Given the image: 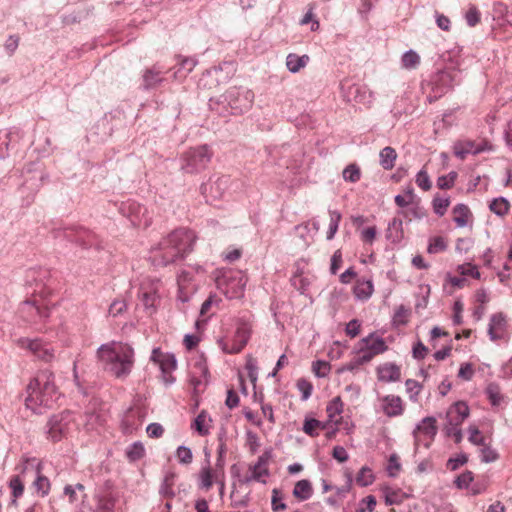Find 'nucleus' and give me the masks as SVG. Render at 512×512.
Returning <instances> with one entry per match:
<instances>
[{
	"label": "nucleus",
	"instance_id": "f257e3e1",
	"mask_svg": "<svg viewBox=\"0 0 512 512\" xmlns=\"http://www.w3.org/2000/svg\"><path fill=\"white\" fill-rule=\"evenodd\" d=\"M196 236L192 230L176 229L163 238L152 250V263L155 266H168L182 260L193 250Z\"/></svg>",
	"mask_w": 512,
	"mask_h": 512
},
{
	"label": "nucleus",
	"instance_id": "f03ea898",
	"mask_svg": "<svg viewBox=\"0 0 512 512\" xmlns=\"http://www.w3.org/2000/svg\"><path fill=\"white\" fill-rule=\"evenodd\" d=\"M59 393L54 383V374L49 370L40 371L27 386L25 406L35 414H43L53 408Z\"/></svg>",
	"mask_w": 512,
	"mask_h": 512
},
{
	"label": "nucleus",
	"instance_id": "7ed1b4c3",
	"mask_svg": "<svg viewBox=\"0 0 512 512\" xmlns=\"http://www.w3.org/2000/svg\"><path fill=\"white\" fill-rule=\"evenodd\" d=\"M97 357L104 369L116 378L127 377L134 365L133 348L121 342L101 345L97 350Z\"/></svg>",
	"mask_w": 512,
	"mask_h": 512
},
{
	"label": "nucleus",
	"instance_id": "20e7f679",
	"mask_svg": "<svg viewBox=\"0 0 512 512\" xmlns=\"http://www.w3.org/2000/svg\"><path fill=\"white\" fill-rule=\"evenodd\" d=\"M254 92L246 87H230L222 96L221 102L226 103L233 115L248 112L254 103Z\"/></svg>",
	"mask_w": 512,
	"mask_h": 512
},
{
	"label": "nucleus",
	"instance_id": "39448f33",
	"mask_svg": "<svg viewBox=\"0 0 512 512\" xmlns=\"http://www.w3.org/2000/svg\"><path fill=\"white\" fill-rule=\"evenodd\" d=\"M211 158L212 151L207 145L191 148L181 158V169L187 174L198 173L207 167Z\"/></svg>",
	"mask_w": 512,
	"mask_h": 512
},
{
	"label": "nucleus",
	"instance_id": "423d86ee",
	"mask_svg": "<svg viewBox=\"0 0 512 512\" xmlns=\"http://www.w3.org/2000/svg\"><path fill=\"white\" fill-rule=\"evenodd\" d=\"M20 473L23 478H26L28 474L34 476L33 485L37 492H40L42 496L48 494L50 481L41 474V463L36 458H25L20 468Z\"/></svg>",
	"mask_w": 512,
	"mask_h": 512
},
{
	"label": "nucleus",
	"instance_id": "0eeeda50",
	"mask_svg": "<svg viewBox=\"0 0 512 512\" xmlns=\"http://www.w3.org/2000/svg\"><path fill=\"white\" fill-rule=\"evenodd\" d=\"M436 434V419L431 416L423 418L413 430L415 448L418 449L421 445L429 448Z\"/></svg>",
	"mask_w": 512,
	"mask_h": 512
},
{
	"label": "nucleus",
	"instance_id": "6e6552de",
	"mask_svg": "<svg viewBox=\"0 0 512 512\" xmlns=\"http://www.w3.org/2000/svg\"><path fill=\"white\" fill-rule=\"evenodd\" d=\"M55 237H63L70 242H75L84 248L92 247L95 244L94 234L84 228L65 227L55 230Z\"/></svg>",
	"mask_w": 512,
	"mask_h": 512
},
{
	"label": "nucleus",
	"instance_id": "1a4fd4ad",
	"mask_svg": "<svg viewBox=\"0 0 512 512\" xmlns=\"http://www.w3.org/2000/svg\"><path fill=\"white\" fill-rule=\"evenodd\" d=\"M70 422L71 413L69 411L53 415L47 423L49 438L55 442L60 441L66 435Z\"/></svg>",
	"mask_w": 512,
	"mask_h": 512
},
{
	"label": "nucleus",
	"instance_id": "9d476101",
	"mask_svg": "<svg viewBox=\"0 0 512 512\" xmlns=\"http://www.w3.org/2000/svg\"><path fill=\"white\" fill-rule=\"evenodd\" d=\"M17 343L20 347L29 349L45 362H50L54 358V349L48 344H44L40 339L19 338Z\"/></svg>",
	"mask_w": 512,
	"mask_h": 512
},
{
	"label": "nucleus",
	"instance_id": "9b49d317",
	"mask_svg": "<svg viewBox=\"0 0 512 512\" xmlns=\"http://www.w3.org/2000/svg\"><path fill=\"white\" fill-rule=\"evenodd\" d=\"M230 184V177L222 175L217 177L216 180L209 183H204L200 187L201 194L206 198L207 201L216 200L223 196Z\"/></svg>",
	"mask_w": 512,
	"mask_h": 512
},
{
	"label": "nucleus",
	"instance_id": "f8f14e48",
	"mask_svg": "<svg viewBox=\"0 0 512 512\" xmlns=\"http://www.w3.org/2000/svg\"><path fill=\"white\" fill-rule=\"evenodd\" d=\"M250 337L249 330L244 327H238L234 336L228 340H221L220 345L222 350L228 354L239 353L247 344Z\"/></svg>",
	"mask_w": 512,
	"mask_h": 512
},
{
	"label": "nucleus",
	"instance_id": "ddd939ff",
	"mask_svg": "<svg viewBox=\"0 0 512 512\" xmlns=\"http://www.w3.org/2000/svg\"><path fill=\"white\" fill-rule=\"evenodd\" d=\"M160 281H153L149 287L142 285L140 288V298L145 310L152 314L156 311L157 303L159 302L158 288Z\"/></svg>",
	"mask_w": 512,
	"mask_h": 512
},
{
	"label": "nucleus",
	"instance_id": "4468645a",
	"mask_svg": "<svg viewBox=\"0 0 512 512\" xmlns=\"http://www.w3.org/2000/svg\"><path fill=\"white\" fill-rule=\"evenodd\" d=\"M469 407L463 401L454 403L447 411V424L460 426L464 420L469 416Z\"/></svg>",
	"mask_w": 512,
	"mask_h": 512
},
{
	"label": "nucleus",
	"instance_id": "2eb2a0df",
	"mask_svg": "<svg viewBox=\"0 0 512 512\" xmlns=\"http://www.w3.org/2000/svg\"><path fill=\"white\" fill-rule=\"evenodd\" d=\"M506 329V317L503 313L493 314L490 318L488 326V335L492 341L499 340L503 337Z\"/></svg>",
	"mask_w": 512,
	"mask_h": 512
},
{
	"label": "nucleus",
	"instance_id": "dca6fc26",
	"mask_svg": "<svg viewBox=\"0 0 512 512\" xmlns=\"http://www.w3.org/2000/svg\"><path fill=\"white\" fill-rule=\"evenodd\" d=\"M383 412L388 417H396L403 414L402 399L399 396L387 395L383 397Z\"/></svg>",
	"mask_w": 512,
	"mask_h": 512
},
{
	"label": "nucleus",
	"instance_id": "f3484780",
	"mask_svg": "<svg viewBox=\"0 0 512 512\" xmlns=\"http://www.w3.org/2000/svg\"><path fill=\"white\" fill-rule=\"evenodd\" d=\"M19 135L13 131H0V159H5L9 156V151L13 150Z\"/></svg>",
	"mask_w": 512,
	"mask_h": 512
},
{
	"label": "nucleus",
	"instance_id": "a211bd4d",
	"mask_svg": "<svg viewBox=\"0 0 512 512\" xmlns=\"http://www.w3.org/2000/svg\"><path fill=\"white\" fill-rule=\"evenodd\" d=\"M378 379L384 382H395L400 379V368L394 363H386L377 369Z\"/></svg>",
	"mask_w": 512,
	"mask_h": 512
},
{
	"label": "nucleus",
	"instance_id": "6ab92c4d",
	"mask_svg": "<svg viewBox=\"0 0 512 512\" xmlns=\"http://www.w3.org/2000/svg\"><path fill=\"white\" fill-rule=\"evenodd\" d=\"M361 344L368 350L372 351V354L375 355L381 354L388 349L384 339L381 337H374L373 333L364 337L361 340Z\"/></svg>",
	"mask_w": 512,
	"mask_h": 512
},
{
	"label": "nucleus",
	"instance_id": "aec40b11",
	"mask_svg": "<svg viewBox=\"0 0 512 512\" xmlns=\"http://www.w3.org/2000/svg\"><path fill=\"white\" fill-rule=\"evenodd\" d=\"M164 80L162 71L156 67L146 69L143 74V88L148 90L156 87Z\"/></svg>",
	"mask_w": 512,
	"mask_h": 512
},
{
	"label": "nucleus",
	"instance_id": "412c9836",
	"mask_svg": "<svg viewBox=\"0 0 512 512\" xmlns=\"http://www.w3.org/2000/svg\"><path fill=\"white\" fill-rule=\"evenodd\" d=\"M197 65V60L192 57H183L181 58L178 68L174 71V78L176 80H182L187 77V75L195 68Z\"/></svg>",
	"mask_w": 512,
	"mask_h": 512
},
{
	"label": "nucleus",
	"instance_id": "4be33fe9",
	"mask_svg": "<svg viewBox=\"0 0 512 512\" xmlns=\"http://www.w3.org/2000/svg\"><path fill=\"white\" fill-rule=\"evenodd\" d=\"M176 474L172 471L166 472L164 475L163 481L159 488V494L168 499H173L175 497V492L173 490L174 482H175Z\"/></svg>",
	"mask_w": 512,
	"mask_h": 512
},
{
	"label": "nucleus",
	"instance_id": "5701e85b",
	"mask_svg": "<svg viewBox=\"0 0 512 512\" xmlns=\"http://www.w3.org/2000/svg\"><path fill=\"white\" fill-rule=\"evenodd\" d=\"M308 55L298 56L297 54L290 53L286 57V66L291 73H297L304 68L309 62Z\"/></svg>",
	"mask_w": 512,
	"mask_h": 512
},
{
	"label": "nucleus",
	"instance_id": "b1692460",
	"mask_svg": "<svg viewBox=\"0 0 512 512\" xmlns=\"http://www.w3.org/2000/svg\"><path fill=\"white\" fill-rule=\"evenodd\" d=\"M313 493L312 485L309 480H299L293 489V495L300 501L308 500Z\"/></svg>",
	"mask_w": 512,
	"mask_h": 512
},
{
	"label": "nucleus",
	"instance_id": "393cba45",
	"mask_svg": "<svg viewBox=\"0 0 512 512\" xmlns=\"http://www.w3.org/2000/svg\"><path fill=\"white\" fill-rule=\"evenodd\" d=\"M402 219L395 217L393 220L388 224L387 234L386 237L388 240L392 241L393 243L400 242L403 238V230H402Z\"/></svg>",
	"mask_w": 512,
	"mask_h": 512
},
{
	"label": "nucleus",
	"instance_id": "a878e982",
	"mask_svg": "<svg viewBox=\"0 0 512 512\" xmlns=\"http://www.w3.org/2000/svg\"><path fill=\"white\" fill-rule=\"evenodd\" d=\"M199 480H200L199 487L206 491H208L212 487L213 483L215 482V469L213 470L210 467L209 460H207V465L202 467L201 472L199 474Z\"/></svg>",
	"mask_w": 512,
	"mask_h": 512
},
{
	"label": "nucleus",
	"instance_id": "bb28decb",
	"mask_svg": "<svg viewBox=\"0 0 512 512\" xmlns=\"http://www.w3.org/2000/svg\"><path fill=\"white\" fill-rule=\"evenodd\" d=\"M380 165L384 170H391L397 159V152L394 148L390 146L384 147L380 153Z\"/></svg>",
	"mask_w": 512,
	"mask_h": 512
},
{
	"label": "nucleus",
	"instance_id": "cd10ccee",
	"mask_svg": "<svg viewBox=\"0 0 512 512\" xmlns=\"http://www.w3.org/2000/svg\"><path fill=\"white\" fill-rule=\"evenodd\" d=\"M212 420L209 417L208 413L203 410L201 411L197 417L195 418L192 428L201 436H206L209 433V423H211Z\"/></svg>",
	"mask_w": 512,
	"mask_h": 512
},
{
	"label": "nucleus",
	"instance_id": "c85d7f7f",
	"mask_svg": "<svg viewBox=\"0 0 512 512\" xmlns=\"http://www.w3.org/2000/svg\"><path fill=\"white\" fill-rule=\"evenodd\" d=\"M21 311L23 313H29L31 315H38L40 319H44L49 317L50 310L49 308L42 307L38 305L36 302L25 301L22 303Z\"/></svg>",
	"mask_w": 512,
	"mask_h": 512
},
{
	"label": "nucleus",
	"instance_id": "c756f323",
	"mask_svg": "<svg viewBox=\"0 0 512 512\" xmlns=\"http://www.w3.org/2000/svg\"><path fill=\"white\" fill-rule=\"evenodd\" d=\"M484 150L485 148L480 146L479 144H475L472 141H467L464 144H459L455 146V155L460 159H464L467 154H478Z\"/></svg>",
	"mask_w": 512,
	"mask_h": 512
},
{
	"label": "nucleus",
	"instance_id": "7c9ffc66",
	"mask_svg": "<svg viewBox=\"0 0 512 512\" xmlns=\"http://www.w3.org/2000/svg\"><path fill=\"white\" fill-rule=\"evenodd\" d=\"M373 293V283L371 280H359L354 287V294L357 299L367 300Z\"/></svg>",
	"mask_w": 512,
	"mask_h": 512
},
{
	"label": "nucleus",
	"instance_id": "2f4dec72",
	"mask_svg": "<svg viewBox=\"0 0 512 512\" xmlns=\"http://www.w3.org/2000/svg\"><path fill=\"white\" fill-rule=\"evenodd\" d=\"M454 222L458 227H465L468 223V217L471 214L469 208L465 204H457L453 208Z\"/></svg>",
	"mask_w": 512,
	"mask_h": 512
},
{
	"label": "nucleus",
	"instance_id": "473e14b6",
	"mask_svg": "<svg viewBox=\"0 0 512 512\" xmlns=\"http://www.w3.org/2000/svg\"><path fill=\"white\" fill-rule=\"evenodd\" d=\"M489 209L497 216L504 217L509 212L510 203L504 197L495 198L489 204Z\"/></svg>",
	"mask_w": 512,
	"mask_h": 512
},
{
	"label": "nucleus",
	"instance_id": "72a5a7b5",
	"mask_svg": "<svg viewBox=\"0 0 512 512\" xmlns=\"http://www.w3.org/2000/svg\"><path fill=\"white\" fill-rule=\"evenodd\" d=\"M486 395L493 406H498L503 401V395L498 384L490 383L486 388Z\"/></svg>",
	"mask_w": 512,
	"mask_h": 512
},
{
	"label": "nucleus",
	"instance_id": "f704fd0d",
	"mask_svg": "<svg viewBox=\"0 0 512 512\" xmlns=\"http://www.w3.org/2000/svg\"><path fill=\"white\" fill-rule=\"evenodd\" d=\"M21 474L13 476L9 481V487L12 490V503L16 504L17 499L23 495L24 492V485L21 480Z\"/></svg>",
	"mask_w": 512,
	"mask_h": 512
},
{
	"label": "nucleus",
	"instance_id": "c9c22d12",
	"mask_svg": "<svg viewBox=\"0 0 512 512\" xmlns=\"http://www.w3.org/2000/svg\"><path fill=\"white\" fill-rule=\"evenodd\" d=\"M219 446H218V457L215 464V471H224L225 466V454H226V443L224 440V434H220L218 437Z\"/></svg>",
	"mask_w": 512,
	"mask_h": 512
},
{
	"label": "nucleus",
	"instance_id": "e433bc0d",
	"mask_svg": "<svg viewBox=\"0 0 512 512\" xmlns=\"http://www.w3.org/2000/svg\"><path fill=\"white\" fill-rule=\"evenodd\" d=\"M325 428V425L317 420V419H314V418H306L305 421H304V425H303V431L311 436V437H315V436H318V429H324Z\"/></svg>",
	"mask_w": 512,
	"mask_h": 512
},
{
	"label": "nucleus",
	"instance_id": "4c0bfd02",
	"mask_svg": "<svg viewBox=\"0 0 512 512\" xmlns=\"http://www.w3.org/2000/svg\"><path fill=\"white\" fill-rule=\"evenodd\" d=\"M160 369L164 375L169 374L176 369L177 361L173 354H164L159 363Z\"/></svg>",
	"mask_w": 512,
	"mask_h": 512
},
{
	"label": "nucleus",
	"instance_id": "58836bf2",
	"mask_svg": "<svg viewBox=\"0 0 512 512\" xmlns=\"http://www.w3.org/2000/svg\"><path fill=\"white\" fill-rule=\"evenodd\" d=\"M251 474L246 476L242 482L249 483L251 481H260L263 476L268 475V470L266 468L260 467V463H255L250 467Z\"/></svg>",
	"mask_w": 512,
	"mask_h": 512
},
{
	"label": "nucleus",
	"instance_id": "ea45409f",
	"mask_svg": "<svg viewBox=\"0 0 512 512\" xmlns=\"http://www.w3.org/2000/svg\"><path fill=\"white\" fill-rule=\"evenodd\" d=\"M330 223L327 231V240H332L338 230L341 221V214L338 211H330Z\"/></svg>",
	"mask_w": 512,
	"mask_h": 512
},
{
	"label": "nucleus",
	"instance_id": "a19ab883",
	"mask_svg": "<svg viewBox=\"0 0 512 512\" xmlns=\"http://www.w3.org/2000/svg\"><path fill=\"white\" fill-rule=\"evenodd\" d=\"M401 61L404 68L414 69L420 63V57L415 51L409 50L403 54Z\"/></svg>",
	"mask_w": 512,
	"mask_h": 512
},
{
	"label": "nucleus",
	"instance_id": "79ce46f5",
	"mask_svg": "<svg viewBox=\"0 0 512 512\" xmlns=\"http://www.w3.org/2000/svg\"><path fill=\"white\" fill-rule=\"evenodd\" d=\"M115 506V500L110 494H104L97 497V507L101 512H112Z\"/></svg>",
	"mask_w": 512,
	"mask_h": 512
},
{
	"label": "nucleus",
	"instance_id": "37998d69",
	"mask_svg": "<svg viewBox=\"0 0 512 512\" xmlns=\"http://www.w3.org/2000/svg\"><path fill=\"white\" fill-rule=\"evenodd\" d=\"M447 249V243L441 236L432 237L427 248L428 253L437 254Z\"/></svg>",
	"mask_w": 512,
	"mask_h": 512
},
{
	"label": "nucleus",
	"instance_id": "c03bdc74",
	"mask_svg": "<svg viewBox=\"0 0 512 512\" xmlns=\"http://www.w3.org/2000/svg\"><path fill=\"white\" fill-rule=\"evenodd\" d=\"M374 476L368 467H362L356 476V483L361 487H366L372 484Z\"/></svg>",
	"mask_w": 512,
	"mask_h": 512
},
{
	"label": "nucleus",
	"instance_id": "a18cd8bd",
	"mask_svg": "<svg viewBox=\"0 0 512 512\" xmlns=\"http://www.w3.org/2000/svg\"><path fill=\"white\" fill-rule=\"evenodd\" d=\"M361 171L360 168L356 164H349L343 170V178L345 181L356 183L360 180Z\"/></svg>",
	"mask_w": 512,
	"mask_h": 512
},
{
	"label": "nucleus",
	"instance_id": "49530a36",
	"mask_svg": "<svg viewBox=\"0 0 512 512\" xmlns=\"http://www.w3.org/2000/svg\"><path fill=\"white\" fill-rule=\"evenodd\" d=\"M145 454L143 445L140 442H135L128 447L126 455L130 461H137Z\"/></svg>",
	"mask_w": 512,
	"mask_h": 512
},
{
	"label": "nucleus",
	"instance_id": "de8ad7c7",
	"mask_svg": "<svg viewBox=\"0 0 512 512\" xmlns=\"http://www.w3.org/2000/svg\"><path fill=\"white\" fill-rule=\"evenodd\" d=\"M271 507L273 512L283 511L287 505L283 502V495L277 488L272 490Z\"/></svg>",
	"mask_w": 512,
	"mask_h": 512
},
{
	"label": "nucleus",
	"instance_id": "09e8293b",
	"mask_svg": "<svg viewBox=\"0 0 512 512\" xmlns=\"http://www.w3.org/2000/svg\"><path fill=\"white\" fill-rule=\"evenodd\" d=\"M176 457L178 462L183 465H189L192 463L193 454L189 447L180 445L176 450Z\"/></svg>",
	"mask_w": 512,
	"mask_h": 512
},
{
	"label": "nucleus",
	"instance_id": "8fccbe9b",
	"mask_svg": "<svg viewBox=\"0 0 512 512\" xmlns=\"http://www.w3.org/2000/svg\"><path fill=\"white\" fill-rule=\"evenodd\" d=\"M481 13L475 5H470L465 13V20L468 26L474 27L480 22Z\"/></svg>",
	"mask_w": 512,
	"mask_h": 512
},
{
	"label": "nucleus",
	"instance_id": "3c124183",
	"mask_svg": "<svg viewBox=\"0 0 512 512\" xmlns=\"http://www.w3.org/2000/svg\"><path fill=\"white\" fill-rule=\"evenodd\" d=\"M432 204L435 214L438 216H443L450 205V199L436 196L434 197Z\"/></svg>",
	"mask_w": 512,
	"mask_h": 512
},
{
	"label": "nucleus",
	"instance_id": "603ef678",
	"mask_svg": "<svg viewBox=\"0 0 512 512\" xmlns=\"http://www.w3.org/2000/svg\"><path fill=\"white\" fill-rule=\"evenodd\" d=\"M327 414L329 418H333L336 415H339L343 411V403L339 396L333 398L327 405L326 408Z\"/></svg>",
	"mask_w": 512,
	"mask_h": 512
},
{
	"label": "nucleus",
	"instance_id": "864d4df0",
	"mask_svg": "<svg viewBox=\"0 0 512 512\" xmlns=\"http://www.w3.org/2000/svg\"><path fill=\"white\" fill-rule=\"evenodd\" d=\"M406 390L409 393V399L413 402L417 401V396L419 395L422 385L412 379H408L405 382Z\"/></svg>",
	"mask_w": 512,
	"mask_h": 512
},
{
	"label": "nucleus",
	"instance_id": "5fc2aeb1",
	"mask_svg": "<svg viewBox=\"0 0 512 512\" xmlns=\"http://www.w3.org/2000/svg\"><path fill=\"white\" fill-rule=\"evenodd\" d=\"M416 184L419 188H421L424 191H428L431 189V181L428 173L422 169L420 170L416 175Z\"/></svg>",
	"mask_w": 512,
	"mask_h": 512
},
{
	"label": "nucleus",
	"instance_id": "6e6d98bb",
	"mask_svg": "<svg viewBox=\"0 0 512 512\" xmlns=\"http://www.w3.org/2000/svg\"><path fill=\"white\" fill-rule=\"evenodd\" d=\"M312 369L317 377L322 378V377H325L328 375L329 370H330V365L326 361L317 360V361L313 362Z\"/></svg>",
	"mask_w": 512,
	"mask_h": 512
},
{
	"label": "nucleus",
	"instance_id": "4d7b16f0",
	"mask_svg": "<svg viewBox=\"0 0 512 512\" xmlns=\"http://www.w3.org/2000/svg\"><path fill=\"white\" fill-rule=\"evenodd\" d=\"M124 210H128L129 211V217H130V220H131V223L133 225H140V223H137V220H138V215L140 214L141 210L143 209L139 204L135 203V202H132V203H127L125 204Z\"/></svg>",
	"mask_w": 512,
	"mask_h": 512
},
{
	"label": "nucleus",
	"instance_id": "13d9d810",
	"mask_svg": "<svg viewBox=\"0 0 512 512\" xmlns=\"http://www.w3.org/2000/svg\"><path fill=\"white\" fill-rule=\"evenodd\" d=\"M245 368L247 370L250 381L255 383L257 381V361L253 357L249 356L247 358Z\"/></svg>",
	"mask_w": 512,
	"mask_h": 512
},
{
	"label": "nucleus",
	"instance_id": "bf43d9fd",
	"mask_svg": "<svg viewBox=\"0 0 512 512\" xmlns=\"http://www.w3.org/2000/svg\"><path fill=\"white\" fill-rule=\"evenodd\" d=\"M472 481L473 473L471 471H465L455 479L454 483L458 488L463 489L467 488Z\"/></svg>",
	"mask_w": 512,
	"mask_h": 512
},
{
	"label": "nucleus",
	"instance_id": "052dcab7",
	"mask_svg": "<svg viewBox=\"0 0 512 512\" xmlns=\"http://www.w3.org/2000/svg\"><path fill=\"white\" fill-rule=\"evenodd\" d=\"M483 448L481 449V460L485 463H491L498 459V453L490 448L489 446H486L485 444L482 445Z\"/></svg>",
	"mask_w": 512,
	"mask_h": 512
},
{
	"label": "nucleus",
	"instance_id": "680f3d73",
	"mask_svg": "<svg viewBox=\"0 0 512 512\" xmlns=\"http://www.w3.org/2000/svg\"><path fill=\"white\" fill-rule=\"evenodd\" d=\"M376 356L372 354V351L365 348L362 344L359 349V355L356 357V365H363L372 360V358Z\"/></svg>",
	"mask_w": 512,
	"mask_h": 512
},
{
	"label": "nucleus",
	"instance_id": "e2e57ef3",
	"mask_svg": "<svg viewBox=\"0 0 512 512\" xmlns=\"http://www.w3.org/2000/svg\"><path fill=\"white\" fill-rule=\"evenodd\" d=\"M460 426H456L453 424H447L445 427L446 435L449 437H453L455 443H460L462 441L463 435L462 430L459 428Z\"/></svg>",
	"mask_w": 512,
	"mask_h": 512
},
{
	"label": "nucleus",
	"instance_id": "0e129e2a",
	"mask_svg": "<svg viewBox=\"0 0 512 512\" xmlns=\"http://www.w3.org/2000/svg\"><path fill=\"white\" fill-rule=\"evenodd\" d=\"M361 504H365L366 507L360 506L355 512H373L377 504L376 498L373 495H369L362 499Z\"/></svg>",
	"mask_w": 512,
	"mask_h": 512
},
{
	"label": "nucleus",
	"instance_id": "69168bd1",
	"mask_svg": "<svg viewBox=\"0 0 512 512\" xmlns=\"http://www.w3.org/2000/svg\"><path fill=\"white\" fill-rule=\"evenodd\" d=\"M469 441L475 445H484L485 439L481 436L479 429L476 426H470L469 429Z\"/></svg>",
	"mask_w": 512,
	"mask_h": 512
},
{
	"label": "nucleus",
	"instance_id": "338daca9",
	"mask_svg": "<svg viewBox=\"0 0 512 512\" xmlns=\"http://www.w3.org/2000/svg\"><path fill=\"white\" fill-rule=\"evenodd\" d=\"M297 387L302 393V400H307L311 396L313 387L310 382L305 379H299Z\"/></svg>",
	"mask_w": 512,
	"mask_h": 512
},
{
	"label": "nucleus",
	"instance_id": "774afa93",
	"mask_svg": "<svg viewBox=\"0 0 512 512\" xmlns=\"http://www.w3.org/2000/svg\"><path fill=\"white\" fill-rule=\"evenodd\" d=\"M127 305L123 300H114L109 307V314L116 317L123 313Z\"/></svg>",
	"mask_w": 512,
	"mask_h": 512
}]
</instances>
